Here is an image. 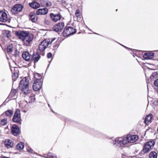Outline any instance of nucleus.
<instances>
[{
	"instance_id": "obj_1",
	"label": "nucleus",
	"mask_w": 158,
	"mask_h": 158,
	"mask_svg": "<svg viewBox=\"0 0 158 158\" xmlns=\"http://www.w3.org/2000/svg\"><path fill=\"white\" fill-rule=\"evenodd\" d=\"M15 32L16 36L22 41L24 45L27 47L30 46L34 38L33 34L27 31H19Z\"/></svg>"
},
{
	"instance_id": "obj_2",
	"label": "nucleus",
	"mask_w": 158,
	"mask_h": 158,
	"mask_svg": "<svg viewBox=\"0 0 158 158\" xmlns=\"http://www.w3.org/2000/svg\"><path fill=\"white\" fill-rule=\"evenodd\" d=\"M29 80L28 78L25 77L23 78L20 82L19 87L22 90L23 94H28L29 92L28 84Z\"/></svg>"
},
{
	"instance_id": "obj_3",
	"label": "nucleus",
	"mask_w": 158,
	"mask_h": 158,
	"mask_svg": "<svg viewBox=\"0 0 158 158\" xmlns=\"http://www.w3.org/2000/svg\"><path fill=\"white\" fill-rule=\"evenodd\" d=\"M46 40L48 46H49V47H51L52 46L53 50L56 49L60 43V41L58 38L56 37L46 39Z\"/></svg>"
},
{
	"instance_id": "obj_4",
	"label": "nucleus",
	"mask_w": 158,
	"mask_h": 158,
	"mask_svg": "<svg viewBox=\"0 0 158 158\" xmlns=\"http://www.w3.org/2000/svg\"><path fill=\"white\" fill-rule=\"evenodd\" d=\"M77 30L75 27L67 25L63 32V35L64 37H67L75 34Z\"/></svg>"
},
{
	"instance_id": "obj_5",
	"label": "nucleus",
	"mask_w": 158,
	"mask_h": 158,
	"mask_svg": "<svg viewBox=\"0 0 158 158\" xmlns=\"http://www.w3.org/2000/svg\"><path fill=\"white\" fill-rule=\"evenodd\" d=\"M155 143V141L153 140H151L146 142L144 145L142 151L144 153H147L152 150L153 148Z\"/></svg>"
},
{
	"instance_id": "obj_6",
	"label": "nucleus",
	"mask_w": 158,
	"mask_h": 158,
	"mask_svg": "<svg viewBox=\"0 0 158 158\" xmlns=\"http://www.w3.org/2000/svg\"><path fill=\"white\" fill-rule=\"evenodd\" d=\"M28 92V94H23L25 98L26 102L29 103L34 102L35 100V94L31 93L30 90Z\"/></svg>"
},
{
	"instance_id": "obj_7",
	"label": "nucleus",
	"mask_w": 158,
	"mask_h": 158,
	"mask_svg": "<svg viewBox=\"0 0 158 158\" xmlns=\"http://www.w3.org/2000/svg\"><path fill=\"white\" fill-rule=\"evenodd\" d=\"M13 122L21 124V117L20 111L18 109L16 110L12 118Z\"/></svg>"
},
{
	"instance_id": "obj_8",
	"label": "nucleus",
	"mask_w": 158,
	"mask_h": 158,
	"mask_svg": "<svg viewBox=\"0 0 158 158\" xmlns=\"http://www.w3.org/2000/svg\"><path fill=\"white\" fill-rule=\"evenodd\" d=\"M23 8V6L20 4H16L14 5L11 10L12 14L16 15L20 12Z\"/></svg>"
},
{
	"instance_id": "obj_9",
	"label": "nucleus",
	"mask_w": 158,
	"mask_h": 158,
	"mask_svg": "<svg viewBox=\"0 0 158 158\" xmlns=\"http://www.w3.org/2000/svg\"><path fill=\"white\" fill-rule=\"evenodd\" d=\"M9 18L8 16L7 13L5 11L0 10V21L2 22H6L9 21Z\"/></svg>"
},
{
	"instance_id": "obj_10",
	"label": "nucleus",
	"mask_w": 158,
	"mask_h": 158,
	"mask_svg": "<svg viewBox=\"0 0 158 158\" xmlns=\"http://www.w3.org/2000/svg\"><path fill=\"white\" fill-rule=\"evenodd\" d=\"M11 131L12 134L15 136L18 135L21 133L19 127L16 124L13 125L12 126L11 128Z\"/></svg>"
},
{
	"instance_id": "obj_11",
	"label": "nucleus",
	"mask_w": 158,
	"mask_h": 158,
	"mask_svg": "<svg viewBox=\"0 0 158 158\" xmlns=\"http://www.w3.org/2000/svg\"><path fill=\"white\" fill-rule=\"evenodd\" d=\"M64 23L61 22L56 24L53 27V30L56 32H60L64 28Z\"/></svg>"
},
{
	"instance_id": "obj_12",
	"label": "nucleus",
	"mask_w": 158,
	"mask_h": 158,
	"mask_svg": "<svg viewBox=\"0 0 158 158\" xmlns=\"http://www.w3.org/2000/svg\"><path fill=\"white\" fill-rule=\"evenodd\" d=\"M48 46L46 39H45L40 43L38 49L40 52H43Z\"/></svg>"
},
{
	"instance_id": "obj_13",
	"label": "nucleus",
	"mask_w": 158,
	"mask_h": 158,
	"mask_svg": "<svg viewBox=\"0 0 158 158\" xmlns=\"http://www.w3.org/2000/svg\"><path fill=\"white\" fill-rule=\"evenodd\" d=\"M50 16L52 21L55 22L60 20L62 17L60 14H54L52 13H50Z\"/></svg>"
},
{
	"instance_id": "obj_14",
	"label": "nucleus",
	"mask_w": 158,
	"mask_h": 158,
	"mask_svg": "<svg viewBox=\"0 0 158 158\" xmlns=\"http://www.w3.org/2000/svg\"><path fill=\"white\" fill-rule=\"evenodd\" d=\"M42 82H34L33 85V89L35 91H38L39 90L42 88Z\"/></svg>"
},
{
	"instance_id": "obj_15",
	"label": "nucleus",
	"mask_w": 158,
	"mask_h": 158,
	"mask_svg": "<svg viewBox=\"0 0 158 158\" xmlns=\"http://www.w3.org/2000/svg\"><path fill=\"white\" fill-rule=\"evenodd\" d=\"M40 58L39 53L37 52H34L32 55H31V61H33L34 63L37 62Z\"/></svg>"
},
{
	"instance_id": "obj_16",
	"label": "nucleus",
	"mask_w": 158,
	"mask_h": 158,
	"mask_svg": "<svg viewBox=\"0 0 158 158\" xmlns=\"http://www.w3.org/2000/svg\"><path fill=\"white\" fill-rule=\"evenodd\" d=\"M48 9L46 8H44L37 10L36 13L38 15H45L48 13Z\"/></svg>"
},
{
	"instance_id": "obj_17",
	"label": "nucleus",
	"mask_w": 158,
	"mask_h": 158,
	"mask_svg": "<svg viewBox=\"0 0 158 158\" xmlns=\"http://www.w3.org/2000/svg\"><path fill=\"white\" fill-rule=\"evenodd\" d=\"M153 118V115L152 114H149L147 115L144 119V123L146 125H148L151 123Z\"/></svg>"
},
{
	"instance_id": "obj_18",
	"label": "nucleus",
	"mask_w": 158,
	"mask_h": 158,
	"mask_svg": "<svg viewBox=\"0 0 158 158\" xmlns=\"http://www.w3.org/2000/svg\"><path fill=\"white\" fill-rule=\"evenodd\" d=\"M11 71L13 73L12 75V79L13 81H15L19 76V71L18 70L17 68H14V70L12 71V69Z\"/></svg>"
},
{
	"instance_id": "obj_19",
	"label": "nucleus",
	"mask_w": 158,
	"mask_h": 158,
	"mask_svg": "<svg viewBox=\"0 0 158 158\" xmlns=\"http://www.w3.org/2000/svg\"><path fill=\"white\" fill-rule=\"evenodd\" d=\"M4 144L5 147L8 148H12L14 145L13 141L8 139H6L5 140Z\"/></svg>"
},
{
	"instance_id": "obj_20",
	"label": "nucleus",
	"mask_w": 158,
	"mask_h": 158,
	"mask_svg": "<svg viewBox=\"0 0 158 158\" xmlns=\"http://www.w3.org/2000/svg\"><path fill=\"white\" fill-rule=\"evenodd\" d=\"M129 143H133L135 142L138 139V136L137 135H127Z\"/></svg>"
},
{
	"instance_id": "obj_21",
	"label": "nucleus",
	"mask_w": 158,
	"mask_h": 158,
	"mask_svg": "<svg viewBox=\"0 0 158 158\" xmlns=\"http://www.w3.org/2000/svg\"><path fill=\"white\" fill-rule=\"evenodd\" d=\"M37 14L35 12H31L29 14L30 19L33 23L36 22L38 19Z\"/></svg>"
},
{
	"instance_id": "obj_22",
	"label": "nucleus",
	"mask_w": 158,
	"mask_h": 158,
	"mask_svg": "<svg viewBox=\"0 0 158 158\" xmlns=\"http://www.w3.org/2000/svg\"><path fill=\"white\" fill-rule=\"evenodd\" d=\"M23 59L27 61H31V55L27 52H24L22 54Z\"/></svg>"
},
{
	"instance_id": "obj_23",
	"label": "nucleus",
	"mask_w": 158,
	"mask_h": 158,
	"mask_svg": "<svg viewBox=\"0 0 158 158\" xmlns=\"http://www.w3.org/2000/svg\"><path fill=\"white\" fill-rule=\"evenodd\" d=\"M154 53L153 52H146L145 53L143 57L145 59H151L153 58Z\"/></svg>"
},
{
	"instance_id": "obj_24",
	"label": "nucleus",
	"mask_w": 158,
	"mask_h": 158,
	"mask_svg": "<svg viewBox=\"0 0 158 158\" xmlns=\"http://www.w3.org/2000/svg\"><path fill=\"white\" fill-rule=\"evenodd\" d=\"M75 15L77 18V20L79 21L81 20L82 18V14L79 9L76 10L75 12Z\"/></svg>"
},
{
	"instance_id": "obj_25",
	"label": "nucleus",
	"mask_w": 158,
	"mask_h": 158,
	"mask_svg": "<svg viewBox=\"0 0 158 158\" xmlns=\"http://www.w3.org/2000/svg\"><path fill=\"white\" fill-rule=\"evenodd\" d=\"M34 78L35 79L34 82L42 81V77L39 73H35L34 74Z\"/></svg>"
},
{
	"instance_id": "obj_26",
	"label": "nucleus",
	"mask_w": 158,
	"mask_h": 158,
	"mask_svg": "<svg viewBox=\"0 0 158 158\" xmlns=\"http://www.w3.org/2000/svg\"><path fill=\"white\" fill-rule=\"evenodd\" d=\"M29 6L34 9H36L40 6V5L38 3L33 1L31 3H29Z\"/></svg>"
},
{
	"instance_id": "obj_27",
	"label": "nucleus",
	"mask_w": 158,
	"mask_h": 158,
	"mask_svg": "<svg viewBox=\"0 0 158 158\" xmlns=\"http://www.w3.org/2000/svg\"><path fill=\"white\" fill-rule=\"evenodd\" d=\"M41 4L44 6L48 7L51 6L52 5L51 2L48 0L42 1L41 2Z\"/></svg>"
},
{
	"instance_id": "obj_28",
	"label": "nucleus",
	"mask_w": 158,
	"mask_h": 158,
	"mask_svg": "<svg viewBox=\"0 0 158 158\" xmlns=\"http://www.w3.org/2000/svg\"><path fill=\"white\" fill-rule=\"evenodd\" d=\"M18 89H12L9 95L10 98H13L15 97L16 94L18 92Z\"/></svg>"
},
{
	"instance_id": "obj_29",
	"label": "nucleus",
	"mask_w": 158,
	"mask_h": 158,
	"mask_svg": "<svg viewBox=\"0 0 158 158\" xmlns=\"http://www.w3.org/2000/svg\"><path fill=\"white\" fill-rule=\"evenodd\" d=\"M4 113L7 116L11 117L13 114V111L11 110H8L6 111Z\"/></svg>"
},
{
	"instance_id": "obj_30",
	"label": "nucleus",
	"mask_w": 158,
	"mask_h": 158,
	"mask_svg": "<svg viewBox=\"0 0 158 158\" xmlns=\"http://www.w3.org/2000/svg\"><path fill=\"white\" fill-rule=\"evenodd\" d=\"M24 144L23 142H20L17 145L16 147L18 150L22 149L24 147Z\"/></svg>"
},
{
	"instance_id": "obj_31",
	"label": "nucleus",
	"mask_w": 158,
	"mask_h": 158,
	"mask_svg": "<svg viewBox=\"0 0 158 158\" xmlns=\"http://www.w3.org/2000/svg\"><path fill=\"white\" fill-rule=\"evenodd\" d=\"M122 139L121 143L123 145H125L127 144L128 143H129L127 136L126 137H124L123 139Z\"/></svg>"
},
{
	"instance_id": "obj_32",
	"label": "nucleus",
	"mask_w": 158,
	"mask_h": 158,
	"mask_svg": "<svg viewBox=\"0 0 158 158\" xmlns=\"http://www.w3.org/2000/svg\"><path fill=\"white\" fill-rule=\"evenodd\" d=\"M157 154L155 152H151L149 156V158H157Z\"/></svg>"
},
{
	"instance_id": "obj_33",
	"label": "nucleus",
	"mask_w": 158,
	"mask_h": 158,
	"mask_svg": "<svg viewBox=\"0 0 158 158\" xmlns=\"http://www.w3.org/2000/svg\"><path fill=\"white\" fill-rule=\"evenodd\" d=\"M3 33L6 35V36L7 38H9L11 37V33L10 31L9 30H5L3 31Z\"/></svg>"
},
{
	"instance_id": "obj_34",
	"label": "nucleus",
	"mask_w": 158,
	"mask_h": 158,
	"mask_svg": "<svg viewBox=\"0 0 158 158\" xmlns=\"http://www.w3.org/2000/svg\"><path fill=\"white\" fill-rule=\"evenodd\" d=\"M7 119L4 118L1 119L0 121V124L2 125H5L7 123Z\"/></svg>"
},
{
	"instance_id": "obj_35",
	"label": "nucleus",
	"mask_w": 158,
	"mask_h": 158,
	"mask_svg": "<svg viewBox=\"0 0 158 158\" xmlns=\"http://www.w3.org/2000/svg\"><path fill=\"white\" fill-rule=\"evenodd\" d=\"M26 102H23L21 103L20 104V106L22 108H27V107L28 106L27 105L25 104V105H24V104H25Z\"/></svg>"
},
{
	"instance_id": "obj_36",
	"label": "nucleus",
	"mask_w": 158,
	"mask_h": 158,
	"mask_svg": "<svg viewBox=\"0 0 158 158\" xmlns=\"http://www.w3.org/2000/svg\"><path fill=\"white\" fill-rule=\"evenodd\" d=\"M7 51L8 52H11L13 51V47L12 46L9 45L7 48Z\"/></svg>"
},
{
	"instance_id": "obj_37",
	"label": "nucleus",
	"mask_w": 158,
	"mask_h": 158,
	"mask_svg": "<svg viewBox=\"0 0 158 158\" xmlns=\"http://www.w3.org/2000/svg\"><path fill=\"white\" fill-rule=\"evenodd\" d=\"M44 23L45 24L50 25L51 24V20L45 19L44 20Z\"/></svg>"
},
{
	"instance_id": "obj_38",
	"label": "nucleus",
	"mask_w": 158,
	"mask_h": 158,
	"mask_svg": "<svg viewBox=\"0 0 158 158\" xmlns=\"http://www.w3.org/2000/svg\"><path fill=\"white\" fill-rule=\"evenodd\" d=\"M156 75V74L155 73H152V75H151V76L150 77V79L151 80V81H154L155 79V76Z\"/></svg>"
},
{
	"instance_id": "obj_39",
	"label": "nucleus",
	"mask_w": 158,
	"mask_h": 158,
	"mask_svg": "<svg viewBox=\"0 0 158 158\" xmlns=\"http://www.w3.org/2000/svg\"><path fill=\"white\" fill-rule=\"evenodd\" d=\"M154 85L157 86H158V79L154 81Z\"/></svg>"
},
{
	"instance_id": "obj_40",
	"label": "nucleus",
	"mask_w": 158,
	"mask_h": 158,
	"mask_svg": "<svg viewBox=\"0 0 158 158\" xmlns=\"http://www.w3.org/2000/svg\"><path fill=\"white\" fill-rule=\"evenodd\" d=\"M47 56L48 58H51L52 56V54L50 52L48 53L47 54Z\"/></svg>"
},
{
	"instance_id": "obj_41",
	"label": "nucleus",
	"mask_w": 158,
	"mask_h": 158,
	"mask_svg": "<svg viewBox=\"0 0 158 158\" xmlns=\"http://www.w3.org/2000/svg\"><path fill=\"white\" fill-rule=\"evenodd\" d=\"M153 104L156 106H158V100H155L153 102Z\"/></svg>"
},
{
	"instance_id": "obj_42",
	"label": "nucleus",
	"mask_w": 158,
	"mask_h": 158,
	"mask_svg": "<svg viewBox=\"0 0 158 158\" xmlns=\"http://www.w3.org/2000/svg\"><path fill=\"white\" fill-rule=\"evenodd\" d=\"M117 141H118V142H117L118 144V143L120 144V143H121L122 140H119L118 139H117Z\"/></svg>"
},
{
	"instance_id": "obj_43",
	"label": "nucleus",
	"mask_w": 158,
	"mask_h": 158,
	"mask_svg": "<svg viewBox=\"0 0 158 158\" xmlns=\"http://www.w3.org/2000/svg\"><path fill=\"white\" fill-rule=\"evenodd\" d=\"M117 139H115V140H114V144H118V143H117L118 141H117Z\"/></svg>"
},
{
	"instance_id": "obj_44",
	"label": "nucleus",
	"mask_w": 158,
	"mask_h": 158,
	"mask_svg": "<svg viewBox=\"0 0 158 158\" xmlns=\"http://www.w3.org/2000/svg\"><path fill=\"white\" fill-rule=\"evenodd\" d=\"M15 56H17V54H15Z\"/></svg>"
},
{
	"instance_id": "obj_45",
	"label": "nucleus",
	"mask_w": 158,
	"mask_h": 158,
	"mask_svg": "<svg viewBox=\"0 0 158 158\" xmlns=\"http://www.w3.org/2000/svg\"><path fill=\"white\" fill-rule=\"evenodd\" d=\"M15 52H17V50H16V51H15Z\"/></svg>"
},
{
	"instance_id": "obj_46",
	"label": "nucleus",
	"mask_w": 158,
	"mask_h": 158,
	"mask_svg": "<svg viewBox=\"0 0 158 158\" xmlns=\"http://www.w3.org/2000/svg\"><path fill=\"white\" fill-rule=\"evenodd\" d=\"M157 92H158V90H157Z\"/></svg>"
}]
</instances>
